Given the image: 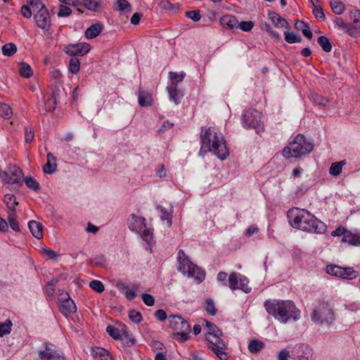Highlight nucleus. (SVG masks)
Returning a JSON list of instances; mask_svg holds the SVG:
<instances>
[{
	"label": "nucleus",
	"instance_id": "1",
	"mask_svg": "<svg viewBox=\"0 0 360 360\" xmlns=\"http://www.w3.org/2000/svg\"><path fill=\"white\" fill-rule=\"evenodd\" d=\"M200 141L201 148L199 151L200 155L210 152L220 160H224L229 155V150L224 135L214 128L202 127Z\"/></svg>",
	"mask_w": 360,
	"mask_h": 360
},
{
	"label": "nucleus",
	"instance_id": "2",
	"mask_svg": "<svg viewBox=\"0 0 360 360\" xmlns=\"http://www.w3.org/2000/svg\"><path fill=\"white\" fill-rule=\"evenodd\" d=\"M287 217L289 224L292 228L302 231L321 233L326 229V226L321 221L304 209L292 208L288 211Z\"/></svg>",
	"mask_w": 360,
	"mask_h": 360
},
{
	"label": "nucleus",
	"instance_id": "3",
	"mask_svg": "<svg viewBox=\"0 0 360 360\" xmlns=\"http://www.w3.org/2000/svg\"><path fill=\"white\" fill-rule=\"evenodd\" d=\"M264 307L269 315L282 323L296 321L300 318V310L290 300H268Z\"/></svg>",
	"mask_w": 360,
	"mask_h": 360
},
{
	"label": "nucleus",
	"instance_id": "4",
	"mask_svg": "<svg viewBox=\"0 0 360 360\" xmlns=\"http://www.w3.org/2000/svg\"><path fill=\"white\" fill-rule=\"evenodd\" d=\"M177 269L188 278H193L197 283H202L205 278V271L194 264L182 250H179L177 256Z\"/></svg>",
	"mask_w": 360,
	"mask_h": 360
},
{
	"label": "nucleus",
	"instance_id": "5",
	"mask_svg": "<svg viewBox=\"0 0 360 360\" xmlns=\"http://www.w3.org/2000/svg\"><path fill=\"white\" fill-rule=\"evenodd\" d=\"M314 149V144L307 141L302 134H297L295 139L283 150V156L288 159L292 157L298 158L309 154Z\"/></svg>",
	"mask_w": 360,
	"mask_h": 360
},
{
	"label": "nucleus",
	"instance_id": "6",
	"mask_svg": "<svg viewBox=\"0 0 360 360\" xmlns=\"http://www.w3.org/2000/svg\"><path fill=\"white\" fill-rule=\"evenodd\" d=\"M312 321L321 325H330L335 319L334 310L330 304L324 300H319L313 304L310 314Z\"/></svg>",
	"mask_w": 360,
	"mask_h": 360
},
{
	"label": "nucleus",
	"instance_id": "7",
	"mask_svg": "<svg viewBox=\"0 0 360 360\" xmlns=\"http://www.w3.org/2000/svg\"><path fill=\"white\" fill-rule=\"evenodd\" d=\"M242 124L246 129H254L259 134L264 129L261 112L252 109L245 110L242 115Z\"/></svg>",
	"mask_w": 360,
	"mask_h": 360
},
{
	"label": "nucleus",
	"instance_id": "8",
	"mask_svg": "<svg viewBox=\"0 0 360 360\" xmlns=\"http://www.w3.org/2000/svg\"><path fill=\"white\" fill-rule=\"evenodd\" d=\"M22 170L15 165H9L6 171L0 172V176L5 184L20 186Z\"/></svg>",
	"mask_w": 360,
	"mask_h": 360
},
{
	"label": "nucleus",
	"instance_id": "9",
	"mask_svg": "<svg viewBox=\"0 0 360 360\" xmlns=\"http://www.w3.org/2000/svg\"><path fill=\"white\" fill-rule=\"evenodd\" d=\"M327 274L343 279L352 280L357 277L358 273L352 267H341L335 264H329L326 267Z\"/></svg>",
	"mask_w": 360,
	"mask_h": 360
},
{
	"label": "nucleus",
	"instance_id": "10",
	"mask_svg": "<svg viewBox=\"0 0 360 360\" xmlns=\"http://www.w3.org/2000/svg\"><path fill=\"white\" fill-rule=\"evenodd\" d=\"M229 287L231 290L240 289L248 293L251 288L248 286L249 281L245 276L237 272H233L229 276Z\"/></svg>",
	"mask_w": 360,
	"mask_h": 360
},
{
	"label": "nucleus",
	"instance_id": "11",
	"mask_svg": "<svg viewBox=\"0 0 360 360\" xmlns=\"http://www.w3.org/2000/svg\"><path fill=\"white\" fill-rule=\"evenodd\" d=\"M206 326L208 328V332L205 334V338L210 345L217 344L218 348H226V344L221 338L222 332L217 326L209 321H206Z\"/></svg>",
	"mask_w": 360,
	"mask_h": 360
},
{
	"label": "nucleus",
	"instance_id": "12",
	"mask_svg": "<svg viewBox=\"0 0 360 360\" xmlns=\"http://www.w3.org/2000/svg\"><path fill=\"white\" fill-rule=\"evenodd\" d=\"M34 21L37 27L44 31L51 28V20L49 12L45 5H41L36 14L34 15Z\"/></svg>",
	"mask_w": 360,
	"mask_h": 360
},
{
	"label": "nucleus",
	"instance_id": "13",
	"mask_svg": "<svg viewBox=\"0 0 360 360\" xmlns=\"http://www.w3.org/2000/svg\"><path fill=\"white\" fill-rule=\"evenodd\" d=\"M291 349L292 358L297 360H310L313 355V349L309 345L304 344H297L292 346H288Z\"/></svg>",
	"mask_w": 360,
	"mask_h": 360
},
{
	"label": "nucleus",
	"instance_id": "14",
	"mask_svg": "<svg viewBox=\"0 0 360 360\" xmlns=\"http://www.w3.org/2000/svg\"><path fill=\"white\" fill-rule=\"evenodd\" d=\"M59 300L60 311L64 316H68L70 314L76 312L77 307L67 292H63L60 295Z\"/></svg>",
	"mask_w": 360,
	"mask_h": 360
},
{
	"label": "nucleus",
	"instance_id": "15",
	"mask_svg": "<svg viewBox=\"0 0 360 360\" xmlns=\"http://www.w3.org/2000/svg\"><path fill=\"white\" fill-rule=\"evenodd\" d=\"M91 50L89 44L82 42L70 44L64 48V51L70 56H84Z\"/></svg>",
	"mask_w": 360,
	"mask_h": 360
},
{
	"label": "nucleus",
	"instance_id": "16",
	"mask_svg": "<svg viewBox=\"0 0 360 360\" xmlns=\"http://www.w3.org/2000/svg\"><path fill=\"white\" fill-rule=\"evenodd\" d=\"M39 360H65L63 354L52 348L51 345L46 343L45 349L39 352Z\"/></svg>",
	"mask_w": 360,
	"mask_h": 360
},
{
	"label": "nucleus",
	"instance_id": "17",
	"mask_svg": "<svg viewBox=\"0 0 360 360\" xmlns=\"http://www.w3.org/2000/svg\"><path fill=\"white\" fill-rule=\"evenodd\" d=\"M169 326L173 330L179 331H191V326L188 321L180 316L170 315L168 318Z\"/></svg>",
	"mask_w": 360,
	"mask_h": 360
},
{
	"label": "nucleus",
	"instance_id": "18",
	"mask_svg": "<svg viewBox=\"0 0 360 360\" xmlns=\"http://www.w3.org/2000/svg\"><path fill=\"white\" fill-rule=\"evenodd\" d=\"M128 224L129 228L131 231L138 232L142 229L146 228V219L137 217L134 214H131Z\"/></svg>",
	"mask_w": 360,
	"mask_h": 360
},
{
	"label": "nucleus",
	"instance_id": "19",
	"mask_svg": "<svg viewBox=\"0 0 360 360\" xmlns=\"http://www.w3.org/2000/svg\"><path fill=\"white\" fill-rule=\"evenodd\" d=\"M333 22L337 27H338V28L342 29L349 36L356 37L358 35V32L356 31V29L354 28L351 24L345 22L341 18H335Z\"/></svg>",
	"mask_w": 360,
	"mask_h": 360
},
{
	"label": "nucleus",
	"instance_id": "20",
	"mask_svg": "<svg viewBox=\"0 0 360 360\" xmlns=\"http://www.w3.org/2000/svg\"><path fill=\"white\" fill-rule=\"evenodd\" d=\"M268 19L276 27L288 28L290 27L288 21L274 11H268Z\"/></svg>",
	"mask_w": 360,
	"mask_h": 360
},
{
	"label": "nucleus",
	"instance_id": "21",
	"mask_svg": "<svg viewBox=\"0 0 360 360\" xmlns=\"http://www.w3.org/2000/svg\"><path fill=\"white\" fill-rule=\"evenodd\" d=\"M220 25L229 30L236 29L238 25V20L233 15H224L220 18Z\"/></svg>",
	"mask_w": 360,
	"mask_h": 360
},
{
	"label": "nucleus",
	"instance_id": "22",
	"mask_svg": "<svg viewBox=\"0 0 360 360\" xmlns=\"http://www.w3.org/2000/svg\"><path fill=\"white\" fill-rule=\"evenodd\" d=\"M104 26L101 22L91 25L85 31V37L88 39H92L98 37L103 31Z\"/></svg>",
	"mask_w": 360,
	"mask_h": 360
},
{
	"label": "nucleus",
	"instance_id": "23",
	"mask_svg": "<svg viewBox=\"0 0 360 360\" xmlns=\"http://www.w3.org/2000/svg\"><path fill=\"white\" fill-rule=\"evenodd\" d=\"M46 158L47 162L43 167V170L45 173L53 174L57 169L56 158L51 153H48Z\"/></svg>",
	"mask_w": 360,
	"mask_h": 360
},
{
	"label": "nucleus",
	"instance_id": "24",
	"mask_svg": "<svg viewBox=\"0 0 360 360\" xmlns=\"http://www.w3.org/2000/svg\"><path fill=\"white\" fill-rule=\"evenodd\" d=\"M28 228L34 238L40 239L43 237V226L40 222L34 220L30 221Z\"/></svg>",
	"mask_w": 360,
	"mask_h": 360
},
{
	"label": "nucleus",
	"instance_id": "25",
	"mask_svg": "<svg viewBox=\"0 0 360 360\" xmlns=\"http://www.w3.org/2000/svg\"><path fill=\"white\" fill-rule=\"evenodd\" d=\"M17 214L14 212L13 206L10 207L7 212V221L13 231L19 232L20 231L19 224L17 221Z\"/></svg>",
	"mask_w": 360,
	"mask_h": 360
},
{
	"label": "nucleus",
	"instance_id": "26",
	"mask_svg": "<svg viewBox=\"0 0 360 360\" xmlns=\"http://www.w3.org/2000/svg\"><path fill=\"white\" fill-rule=\"evenodd\" d=\"M167 89L170 99L174 101L176 105L179 104L184 96V94L181 90L177 89L176 84H175L174 86H167Z\"/></svg>",
	"mask_w": 360,
	"mask_h": 360
},
{
	"label": "nucleus",
	"instance_id": "27",
	"mask_svg": "<svg viewBox=\"0 0 360 360\" xmlns=\"http://www.w3.org/2000/svg\"><path fill=\"white\" fill-rule=\"evenodd\" d=\"M342 241L354 246H360V232L353 233L348 231L344 237H342Z\"/></svg>",
	"mask_w": 360,
	"mask_h": 360
},
{
	"label": "nucleus",
	"instance_id": "28",
	"mask_svg": "<svg viewBox=\"0 0 360 360\" xmlns=\"http://www.w3.org/2000/svg\"><path fill=\"white\" fill-rule=\"evenodd\" d=\"M295 27L302 32L303 35L308 39H311L312 32L309 25L302 20H297L295 23Z\"/></svg>",
	"mask_w": 360,
	"mask_h": 360
},
{
	"label": "nucleus",
	"instance_id": "29",
	"mask_svg": "<svg viewBox=\"0 0 360 360\" xmlns=\"http://www.w3.org/2000/svg\"><path fill=\"white\" fill-rule=\"evenodd\" d=\"M349 16L353 22L355 24L352 26L356 29L358 34L360 32V10L356 8H352L349 12Z\"/></svg>",
	"mask_w": 360,
	"mask_h": 360
},
{
	"label": "nucleus",
	"instance_id": "30",
	"mask_svg": "<svg viewBox=\"0 0 360 360\" xmlns=\"http://www.w3.org/2000/svg\"><path fill=\"white\" fill-rule=\"evenodd\" d=\"M346 164V160H342L332 163L329 169V174L333 176H337L340 175L342 171V167Z\"/></svg>",
	"mask_w": 360,
	"mask_h": 360
},
{
	"label": "nucleus",
	"instance_id": "31",
	"mask_svg": "<svg viewBox=\"0 0 360 360\" xmlns=\"http://www.w3.org/2000/svg\"><path fill=\"white\" fill-rule=\"evenodd\" d=\"M264 347V343L262 341L254 339L250 341L248 348L252 354H257Z\"/></svg>",
	"mask_w": 360,
	"mask_h": 360
},
{
	"label": "nucleus",
	"instance_id": "32",
	"mask_svg": "<svg viewBox=\"0 0 360 360\" xmlns=\"http://www.w3.org/2000/svg\"><path fill=\"white\" fill-rule=\"evenodd\" d=\"M217 347H218L217 344H213V345H209L207 346V348L209 349L212 350L220 360H227L228 355L225 352H224V350L226 349V348H222V347L218 348Z\"/></svg>",
	"mask_w": 360,
	"mask_h": 360
},
{
	"label": "nucleus",
	"instance_id": "33",
	"mask_svg": "<svg viewBox=\"0 0 360 360\" xmlns=\"http://www.w3.org/2000/svg\"><path fill=\"white\" fill-rule=\"evenodd\" d=\"M19 72L20 75L25 78H30L33 75V71L30 65L25 62L19 63Z\"/></svg>",
	"mask_w": 360,
	"mask_h": 360
},
{
	"label": "nucleus",
	"instance_id": "34",
	"mask_svg": "<svg viewBox=\"0 0 360 360\" xmlns=\"http://www.w3.org/2000/svg\"><path fill=\"white\" fill-rule=\"evenodd\" d=\"M139 103L141 107L150 106L152 104V97L148 93L140 91L139 93Z\"/></svg>",
	"mask_w": 360,
	"mask_h": 360
},
{
	"label": "nucleus",
	"instance_id": "35",
	"mask_svg": "<svg viewBox=\"0 0 360 360\" xmlns=\"http://www.w3.org/2000/svg\"><path fill=\"white\" fill-rule=\"evenodd\" d=\"M113 8L120 11H131V5L127 0H117L114 3Z\"/></svg>",
	"mask_w": 360,
	"mask_h": 360
},
{
	"label": "nucleus",
	"instance_id": "36",
	"mask_svg": "<svg viewBox=\"0 0 360 360\" xmlns=\"http://www.w3.org/2000/svg\"><path fill=\"white\" fill-rule=\"evenodd\" d=\"M318 44L321 46L325 52H330L332 50V44L330 39L326 36H321L318 38Z\"/></svg>",
	"mask_w": 360,
	"mask_h": 360
},
{
	"label": "nucleus",
	"instance_id": "37",
	"mask_svg": "<svg viewBox=\"0 0 360 360\" xmlns=\"http://www.w3.org/2000/svg\"><path fill=\"white\" fill-rule=\"evenodd\" d=\"M2 53L5 56H11L17 51V46L13 43H8L4 45L1 48Z\"/></svg>",
	"mask_w": 360,
	"mask_h": 360
},
{
	"label": "nucleus",
	"instance_id": "38",
	"mask_svg": "<svg viewBox=\"0 0 360 360\" xmlns=\"http://www.w3.org/2000/svg\"><path fill=\"white\" fill-rule=\"evenodd\" d=\"M12 115L13 111L11 108L8 104L0 103V116L8 120Z\"/></svg>",
	"mask_w": 360,
	"mask_h": 360
},
{
	"label": "nucleus",
	"instance_id": "39",
	"mask_svg": "<svg viewBox=\"0 0 360 360\" xmlns=\"http://www.w3.org/2000/svg\"><path fill=\"white\" fill-rule=\"evenodd\" d=\"M83 5L89 11H96L101 6V0H83Z\"/></svg>",
	"mask_w": 360,
	"mask_h": 360
},
{
	"label": "nucleus",
	"instance_id": "40",
	"mask_svg": "<svg viewBox=\"0 0 360 360\" xmlns=\"http://www.w3.org/2000/svg\"><path fill=\"white\" fill-rule=\"evenodd\" d=\"M285 40L289 44L300 43L302 41V37L296 34L293 32H285Z\"/></svg>",
	"mask_w": 360,
	"mask_h": 360
},
{
	"label": "nucleus",
	"instance_id": "41",
	"mask_svg": "<svg viewBox=\"0 0 360 360\" xmlns=\"http://www.w3.org/2000/svg\"><path fill=\"white\" fill-rule=\"evenodd\" d=\"M330 6L333 13L337 15H340L344 12L345 5L340 1L331 0L330 2Z\"/></svg>",
	"mask_w": 360,
	"mask_h": 360
},
{
	"label": "nucleus",
	"instance_id": "42",
	"mask_svg": "<svg viewBox=\"0 0 360 360\" xmlns=\"http://www.w3.org/2000/svg\"><path fill=\"white\" fill-rule=\"evenodd\" d=\"M4 202L7 205L6 212L9 210L10 207L13 206L14 212L15 211V207L18 205V202L16 201V198L13 194H6L4 196Z\"/></svg>",
	"mask_w": 360,
	"mask_h": 360
},
{
	"label": "nucleus",
	"instance_id": "43",
	"mask_svg": "<svg viewBox=\"0 0 360 360\" xmlns=\"http://www.w3.org/2000/svg\"><path fill=\"white\" fill-rule=\"evenodd\" d=\"M24 181L30 189L37 191L40 189L39 184L32 176H26L24 178Z\"/></svg>",
	"mask_w": 360,
	"mask_h": 360
},
{
	"label": "nucleus",
	"instance_id": "44",
	"mask_svg": "<svg viewBox=\"0 0 360 360\" xmlns=\"http://www.w3.org/2000/svg\"><path fill=\"white\" fill-rule=\"evenodd\" d=\"M106 332L115 340H120L122 339L121 331L113 326H108L106 328Z\"/></svg>",
	"mask_w": 360,
	"mask_h": 360
},
{
	"label": "nucleus",
	"instance_id": "45",
	"mask_svg": "<svg viewBox=\"0 0 360 360\" xmlns=\"http://www.w3.org/2000/svg\"><path fill=\"white\" fill-rule=\"evenodd\" d=\"M13 323L11 320H6L4 323H0V337L9 334L11 331Z\"/></svg>",
	"mask_w": 360,
	"mask_h": 360
},
{
	"label": "nucleus",
	"instance_id": "46",
	"mask_svg": "<svg viewBox=\"0 0 360 360\" xmlns=\"http://www.w3.org/2000/svg\"><path fill=\"white\" fill-rule=\"evenodd\" d=\"M186 76V74L184 72H169V79L172 81L173 86H174L175 84H178V83L181 82L184 77Z\"/></svg>",
	"mask_w": 360,
	"mask_h": 360
},
{
	"label": "nucleus",
	"instance_id": "47",
	"mask_svg": "<svg viewBox=\"0 0 360 360\" xmlns=\"http://www.w3.org/2000/svg\"><path fill=\"white\" fill-rule=\"evenodd\" d=\"M80 62L75 57L70 58L69 61V70L72 73L76 74L79 71Z\"/></svg>",
	"mask_w": 360,
	"mask_h": 360
},
{
	"label": "nucleus",
	"instance_id": "48",
	"mask_svg": "<svg viewBox=\"0 0 360 360\" xmlns=\"http://www.w3.org/2000/svg\"><path fill=\"white\" fill-rule=\"evenodd\" d=\"M157 209L161 212L160 218L162 220H167L169 226L172 225V217L170 216V212L167 211L165 207L161 205H158Z\"/></svg>",
	"mask_w": 360,
	"mask_h": 360
},
{
	"label": "nucleus",
	"instance_id": "49",
	"mask_svg": "<svg viewBox=\"0 0 360 360\" xmlns=\"http://www.w3.org/2000/svg\"><path fill=\"white\" fill-rule=\"evenodd\" d=\"M129 317L130 320L135 323H141L143 319V316L141 312L136 311L134 309H131L129 311Z\"/></svg>",
	"mask_w": 360,
	"mask_h": 360
},
{
	"label": "nucleus",
	"instance_id": "50",
	"mask_svg": "<svg viewBox=\"0 0 360 360\" xmlns=\"http://www.w3.org/2000/svg\"><path fill=\"white\" fill-rule=\"evenodd\" d=\"M254 26L252 21H242L239 22L238 21V25L236 29H240L243 32H250Z\"/></svg>",
	"mask_w": 360,
	"mask_h": 360
},
{
	"label": "nucleus",
	"instance_id": "51",
	"mask_svg": "<svg viewBox=\"0 0 360 360\" xmlns=\"http://www.w3.org/2000/svg\"><path fill=\"white\" fill-rule=\"evenodd\" d=\"M191 331H179L174 334V338L180 342H184L188 340Z\"/></svg>",
	"mask_w": 360,
	"mask_h": 360
},
{
	"label": "nucleus",
	"instance_id": "52",
	"mask_svg": "<svg viewBox=\"0 0 360 360\" xmlns=\"http://www.w3.org/2000/svg\"><path fill=\"white\" fill-rule=\"evenodd\" d=\"M312 12L317 20L321 21H323L325 20V14L320 6H316L313 7Z\"/></svg>",
	"mask_w": 360,
	"mask_h": 360
},
{
	"label": "nucleus",
	"instance_id": "53",
	"mask_svg": "<svg viewBox=\"0 0 360 360\" xmlns=\"http://www.w3.org/2000/svg\"><path fill=\"white\" fill-rule=\"evenodd\" d=\"M34 137V129L32 126H28L25 128V141L30 143L33 141Z\"/></svg>",
	"mask_w": 360,
	"mask_h": 360
},
{
	"label": "nucleus",
	"instance_id": "54",
	"mask_svg": "<svg viewBox=\"0 0 360 360\" xmlns=\"http://www.w3.org/2000/svg\"><path fill=\"white\" fill-rule=\"evenodd\" d=\"M89 287L98 292H102L104 290L103 283L98 280H94L90 282Z\"/></svg>",
	"mask_w": 360,
	"mask_h": 360
},
{
	"label": "nucleus",
	"instance_id": "55",
	"mask_svg": "<svg viewBox=\"0 0 360 360\" xmlns=\"http://www.w3.org/2000/svg\"><path fill=\"white\" fill-rule=\"evenodd\" d=\"M205 309L207 312L211 316H214L216 314V309L214 306V303L212 300L207 299L205 302Z\"/></svg>",
	"mask_w": 360,
	"mask_h": 360
},
{
	"label": "nucleus",
	"instance_id": "56",
	"mask_svg": "<svg viewBox=\"0 0 360 360\" xmlns=\"http://www.w3.org/2000/svg\"><path fill=\"white\" fill-rule=\"evenodd\" d=\"M132 290H131L129 288H127L124 293L125 294V297L127 300L131 301L136 297V293L135 290L137 289V285L136 284H132L131 285Z\"/></svg>",
	"mask_w": 360,
	"mask_h": 360
},
{
	"label": "nucleus",
	"instance_id": "57",
	"mask_svg": "<svg viewBox=\"0 0 360 360\" xmlns=\"http://www.w3.org/2000/svg\"><path fill=\"white\" fill-rule=\"evenodd\" d=\"M312 99L314 103L321 106H326L328 102L327 98L317 94H314L312 95Z\"/></svg>",
	"mask_w": 360,
	"mask_h": 360
},
{
	"label": "nucleus",
	"instance_id": "58",
	"mask_svg": "<svg viewBox=\"0 0 360 360\" xmlns=\"http://www.w3.org/2000/svg\"><path fill=\"white\" fill-rule=\"evenodd\" d=\"M186 16L194 22H198L200 20L201 15L199 10H194L186 12Z\"/></svg>",
	"mask_w": 360,
	"mask_h": 360
},
{
	"label": "nucleus",
	"instance_id": "59",
	"mask_svg": "<svg viewBox=\"0 0 360 360\" xmlns=\"http://www.w3.org/2000/svg\"><path fill=\"white\" fill-rule=\"evenodd\" d=\"M96 354L101 357V360H112V358L110 355L109 352L103 348H98Z\"/></svg>",
	"mask_w": 360,
	"mask_h": 360
},
{
	"label": "nucleus",
	"instance_id": "60",
	"mask_svg": "<svg viewBox=\"0 0 360 360\" xmlns=\"http://www.w3.org/2000/svg\"><path fill=\"white\" fill-rule=\"evenodd\" d=\"M120 340H122L123 343L127 347H131L136 343L135 338L132 337V335L129 333L123 336Z\"/></svg>",
	"mask_w": 360,
	"mask_h": 360
},
{
	"label": "nucleus",
	"instance_id": "61",
	"mask_svg": "<svg viewBox=\"0 0 360 360\" xmlns=\"http://www.w3.org/2000/svg\"><path fill=\"white\" fill-rule=\"evenodd\" d=\"M141 298L144 304L148 307L153 306L155 304V299L150 294L143 293L141 295Z\"/></svg>",
	"mask_w": 360,
	"mask_h": 360
},
{
	"label": "nucleus",
	"instance_id": "62",
	"mask_svg": "<svg viewBox=\"0 0 360 360\" xmlns=\"http://www.w3.org/2000/svg\"><path fill=\"white\" fill-rule=\"evenodd\" d=\"M290 349H283L278 352V360H288L291 355Z\"/></svg>",
	"mask_w": 360,
	"mask_h": 360
},
{
	"label": "nucleus",
	"instance_id": "63",
	"mask_svg": "<svg viewBox=\"0 0 360 360\" xmlns=\"http://www.w3.org/2000/svg\"><path fill=\"white\" fill-rule=\"evenodd\" d=\"M72 13L71 9L63 5H60L59 7V11L58 12V15L59 17H67L69 16Z\"/></svg>",
	"mask_w": 360,
	"mask_h": 360
},
{
	"label": "nucleus",
	"instance_id": "64",
	"mask_svg": "<svg viewBox=\"0 0 360 360\" xmlns=\"http://www.w3.org/2000/svg\"><path fill=\"white\" fill-rule=\"evenodd\" d=\"M143 240L147 242L148 244L153 240V232L150 229H145L141 234Z\"/></svg>",
	"mask_w": 360,
	"mask_h": 360
}]
</instances>
